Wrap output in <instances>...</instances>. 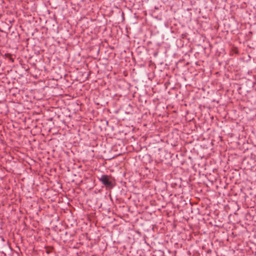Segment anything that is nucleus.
<instances>
[{
    "label": "nucleus",
    "instance_id": "1",
    "mask_svg": "<svg viewBox=\"0 0 256 256\" xmlns=\"http://www.w3.org/2000/svg\"><path fill=\"white\" fill-rule=\"evenodd\" d=\"M110 177L107 175H102L100 178L99 180L107 188H112V182L110 180Z\"/></svg>",
    "mask_w": 256,
    "mask_h": 256
}]
</instances>
